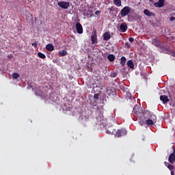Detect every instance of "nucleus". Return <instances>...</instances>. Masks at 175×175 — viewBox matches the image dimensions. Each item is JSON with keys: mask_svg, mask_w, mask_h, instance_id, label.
Wrapping results in <instances>:
<instances>
[{"mask_svg": "<svg viewBox=\"0 0 175 175\" xmlns=\"http://www.w3.org/2000/svg\"><path fill=\"white\" fill-rule=\"evenodd\" d=\"M133 113L137 115L139 118V125H144V120L147 119V116H146V113H144V111L143 108L137 105H135L133 109Z\"/></svg>", "mask_w": 175, "mask_h": 175, "instance_id": "obj_1", "label": "nucleus"}, {"mask_svg": "<svg viewBox=\"0 0 175 175\" xmlns=\"http://www.w3.org/2000/svg\"><path fill=\"white\" fill-rule=\"evenodd\" d=\"M131 7L125 6L121 10L120 13L118 16V18H120V20H121V18L126 17V16H128L131 13Z\"/></svg>", "mask_w": 175, "mask_h": 175, "instance_id": "obj_2", "label": "nucleus"}, {"mask_svg": "<svg viewBox=\"0 0 175 175\" xmlns=\"http://www.w3.org/2000/svg\"><path fill=\"white\" fill-rule=\"evenodd\" d=\"M150 119H145L144 120V125L146 124L147 125H154L155 122H157V116L152 114L150 117Z\"/></svg>", "mask_w": 175, "mask_h": 175, "instance_id": "obj_3", "label": "nucleus"}, {"mask_svg": "<svg viewBox=\"0 0 175 175\" xmlns=\"http://www.w3.org/2000/svg\"><path fill=\"white\" fill-rule=\"evenodd\" d=\"M57 5L62 9H69V6H70V3L69 1H59Z\"/></svg>", "mask_w": 175, "mask_h": 175, "instance_id": "obj_4", "label": "nucleus"}, {"mask_svg": "<svg viewBox=\"0 0 175 175\" xmlns=\"http://www.w3.org/2000/svg\"><path fill=\"white\" fill-rule=\"evenodd\" d=\"M126 133V130L125 129H118L116 132V136H117V137H121L122 136H125Z\"/></svg>", "mask_w": 175, "mask_h": 175, "instance_id": "obj_5", "label": "nucleus"}, {"mask_svg": "<svg viewBox=\"0 0 175 175\" xmlns=\"http://www.w3.org/2000/svg\"><path fill=\"white\" fill-rule=\"evenodd\" d=\"M97 39L96 31H94L93 35L91 36L92 44H96V43H98Z\"/></svg>", "mask_w": 175, "mask_h": 175, "instance_id": "obj_6", "label": "nucleus"}, {"mask_svg": "<svg viewBox=\"0 0 175 175\" xmlns=\"http://www.w3.org/2000/svg\"><path fill=\"white\" fill-rule=\"evenodd\" d=\"M154 5L156 8H163L165 6V0H159L158 2L154 3Z\"/></svg>", "mask_w": 175, "mask_h": 175, "instance_id": "obj_7", "label": "nucleus"}, {"mask_svg": "<svg viewBox=\"0 0 175 175\" xmlns=\"http://www.w3.org/2000/svg\"><path fill=\"white\" fill-rule=\"evenodd\" d=\"M76 29L77 33H79V35H81V33H83V26L81 25L80 23H77L76 24Z\"/></svg>", "mask_w": 175, "mask_h": 175, "instance_id": "obj_8", "label": "nucleus"}, {"mask_svg": "<svg viewBox=\"0 0 175 175\" xmlns=\"http://www.w3.org/2000/svg\"><path fill=\"white\" fill-rule=\"evenodd\" d=\"M120 29L121 32H126V29H128V25L125 23H122L120 26Z\"/></svg>", "mask_w": 175, "mask_h": 175, "instance_id": "obj_9", "label": "nucleus"}, {"mask_svg": "<svg viewBox=\"0 0 175 175\" xmlns=\"http://www.w3.org/2000/svg\"><path fill=\"white\" fill-rule=\"evenodd\" d=\"M160 100H161V102H163V103L164 105H166V103H167V102H169V98H167V96L165 95H161L160 96Z\"/></svg>", "mask_w": 175, "mask_h": 175, "instance_id": "obj_10", "label": "nucleus"}, {"mask_svg": "<svg viewBox=\"0 0 175 175\" xmlns=\"http://www.w3.org/2000/svg\"><path fill=\"white\" fill-rule=\"evenodd\" d=\"M110 38H111V36L110 35V32L106 31L103 34V40H105L107 42V40H110Z\"/></svg>", "mask_w": 175, "mask_h": 175, "instance_id": "obj_11", "label": "nucleus"}, {"mask_svg": "<svg viewBox=\"0 0 175 175\" xmlns=\"http://www.w3.org/2000/svg\"><path fill=\"white\" fill-rule=\"evenodd\" d=\"M152 44L156 47H161V41L157 38L152 40Z\"/></svg>", "mask_w": 175, "mask_h": 175, "instance_id": "obj_12", "label": "nucleus"}, {"mask_svg": "<svg viewBox=\"0 0 175 175\" xmlns=\"http://www.w3.org/2000/svg\"><path fill=\"white\" fill-rule=\"evenodd\" d=\"M144 14H145V16H148V17H151V16H155V14L150 12L148 9H146L144 10Z\"/></svg>", "mask_w": 175, "mask_h": 175, "instance_id": "obj_13", "label": "nucleus"}, {"mask_svg": "<svg viewBox=\"0 0 175 175\" xmlns=\"http://www.w3.org/2000/svg\"><path fill=\"white\" fill-rule=\"evenodd\" d=\"M168 161H169V162H170V163H174V162H175V154L174 153H171L170 154Z\"/></svg>", "mask_w": 175, "mask_h": 175, "instance_id": "obj_14", "label": "nucleus"}, {"mask_svg": "<svg viewBox=\"0 0 175 175\" xmlns=\"http://www.w3.org/2000/svg\"><path fill=\"white\" fill-rule=\"evenodd\" d=\"M46 49L47 51H54V45L53 44H48L46 46Z\"/></svg>", "mask_w": 175, "mask_h": 175, "instance_id": "obj_15", "label": "nucleus"}, {"mask_svg": "<svg viewBox=\"0 0 175 175\" xmlns=\"http://www.w3.org/2000/svg\"><path fill=\"white\" fill-rule=\"evenodd\" d=\"M126 65L130 68V69H133L135 68V64H133V61L128 60Z\"/></svg>", "mask_w": 175, "mask_h": 175, "instance_id": "obj_16", "label": "nucleus"}, {"mask_svg": "<svg viewBox=\"0 0 175 175\" xmlns=\"http://www.w3.org/2000/svg\"><path fill=\"white\" fill-rule=\"evenodd\" d=\"M125 64H126V57L122 56L120 59V65L121 66H125Z\"/></svg>", "mask_w": 175, "mask_h": 175, "instance_id": "obj_17", "label": "nucleus"}, {"mask_svg": "<svg viewBox=\"0 0 175 175\" xmlns=\"http://www.w3.org/2000/svg\"><path fill=\"white\" fill-rule=\"evenodd\" d=\"M97 122H101V124H103V115L102 113H100L98 115V117L96 118Z\"/></svg>", "mask_w": 175, "mask_h": 175, "instance_id": "obj_18", "label": "nucleus"}, {"mask_svg": "<svg viewBox=\"0 0 175 175\" xmlns=\"http://www.w3.org/2000/svg\"><path fill=\"white\" fill-rule=\"evenodd\" d=\"M92 12V11H91V10H84L83 11V16L88 17V16H90V14H91Z\"/></svg>", "mask_w": 175, "mask_h": 175, "instance_id": "obj_19", "label": "nucleus"}, {"mask_svg": "<svg viewBox=\"0 0 175 175\" xmlns=\"http://www.w3.org/2000/svg\"><path fill=\"white\" fill-rule=\"evenodd\" d=\"M107 59H109L110 61V62H113V61H114V59H116V56L113 54H109L107 56Z\"/></svg>", "mask_w": 175, "mask_h": 175, "instance_id": "obj_20", "label": "nucleus"}, {"mask_svg": "<svg viewBox=\"0 0 175 175\" xmlns=\"http://www.w3.org/2000/svg\"><path fill=\"white\" fill-rule=\"evenodd\" d=\"M107 93L109 96L116 94V92L111 89L107 90Z\"/></svg>", "mask_w": 175, "mask_h": 175, "instance_id": "obj_21", "label": "nucleus"}, {"mask_svg": "<svg viewBox=\"0 0 175 175\" xmlns=\"http://www.w3.org/2000/svg\"><path fill=\"white\" fill-rule=\"evenodd\" d=\"M59 55L60 57H65V55H68V52L66 51V50H63L62 51H60L59 53Z\"/></svg>", "mask_w": 175, "mask_h": 175, "instance_id": "obj_22", "label": "nucleus"}, {"mask_svg": "<svg viewBox=\"0 0 175 175\" xmlns=\"http://www.w3.org/2000/svg\"><path fill=\"white\" fill-rule=\"evenodd\" d=\"M114 5L116 6L120 7L121 6V0H113Z\"/></svg>", "mask_w": 175, "mask_h": 175, "instance_id": "obj_23", "label": "nucleus"}, {"mask_svg": "<svg viewBox=\"0 0 175 175\" xmlns=\"http://www.w3.org/2000/svg\"><path fill=\"white\" fill-rule=\"evenodd\" d=\"M126 99L129 100V99L132 100V94L131 92H126Z\"/></svg>", "mask_w": 175, "mask_h": 175, "instance_id": "obj_24", "label": "nucleus"}, {"mask_svg": "<svg viewBox=\"0 0 175 175\" xmlns=\"http://www.w3.org/2000/svg\"><path fill=\"white\" fill-rule=\"evenodd\" d=\"M38 55L40 58H42V59H44V58H46V55H44V53H42L41 52H39Z\"/></svg>", "mask_w": 175, "mask_h": 175, "instance_id": "obj_25", "label": "nucleus"}, {"mask_svg": "<svg viewBox=\"0 0 175 175\" xmlns=\"http://www.w3.org/2000/svg\"><path fill=\"white\" fill-rule=\"evenodd\" d=\"M18 77H20V74L17 72H14L12 74V79H18Z\"/></svg>", "mask_w": 175, "mask_h": 175, "instance_id": "obj_26", "label": "nucleus"}, {"mask_svg": "<svg viewBox=\"0 0 175 175\" xmlns=\"http://www.w3.org/2000/svg\"><path fill=\"white\" fill-rule=\"evenodd\" d=\"M110 76H111V77H117V72H111Z\"/></svg>", "mask_w": 175, "mask_h": 175, "instance_id": "obj_27", "label": "nucleus"}, {"mask_svg": "<svg viewBox=\"0 0 175 175\" xmlns=\"http://www.w3.org/2000/svg\"><path fill=\"white\" fill-rule=\"evenodd\" d=\"M31 46H33L34 49H36V47H38V42L35 41L33 43H31Z\"/></svg>", "mask_w": 175, "mask_h": 175, "instance_id": "obj_28", "label": "nucleus"}, {"mask_svg": "<svg viewBox=\"0 0 175 175\" xmlns=\"http://www.w3.org/2000/svg\"><path fill=\"white\" fill-rule=\"evenodd\" d=\"M94 99H96V100H98V99H99V94H95L94 95Z\"/></svg>", "mask_w": 175, "mask_h": 175, "instance_id": "obj_29", "label": "nucleus"}, {"mask_svg": "<svg viewBox=\"0 0 175 175\" xmlns=\"http://www.w3.org/2000/svg\"><path fill=\"white\" fill-rule=\"evenodd\" d=\"M167 167H168V169H170V170H173V169H174V167H173V165H172V164H169L167 165Z\"/></svg>", "mask_w": 175, "mask_h": 175, "instance_id": "obj_30", "label": "nucleus"}, {"mask_svg": "<svg viewBox=\"0 0 175 175\" xmlns=\"http://www.w3.org/2000/svg\"><path fill=\"white\" fill-rule=\"evenodd\" d=\"M108 10H109V12H114L116 8L113 6H111L110 8H108Z\"/></svg>", "mask_w": 175, "mask_h": 175, "instance_id": "obj_31", "label": "nucleus"}, {"mask_svg": "<svg viewBox=\"0 0 175 175\" xmlns=\"http://www.w3.org/2000/svg\"><path fill=\"white\" fill-rule=\"evenodd\" d=\"M129 40L131 43H133V42H135V38H129Z\"/></svg>", "mask_w": 175, "mask_h": 175, "instance_id": "obj_32", "label": "nucleus"}, {"mask_svg": "<svg viewBox=\"0 0 175 175\" xmlns=\"http://www.w3.org/2000/svg\"><path fill=\"white\" fill-rule=\"evenodd\" d=\"M95 14H96V16H99L100 14V10L96 11Z\"/></svg>", "mask_w": 175, "mask_h": 175, "instance_id": "obj_33", "label": "nucleus"}, {"mask_svg": "<svg viewBox=\"0 0 175 175\" xmlns=\"http://www.w3.org/2000/svg\"><path fill=\"white\" fill-rule=\"evenodd\" d=\"M170 55H172V57H175V51H171Z\"/></svg>", "mask_w": 175, "mask_h": 175, "instance_id": "obj_34", "label": "nucleus"}, {"mask_svg": "<svg viewBox=\"0 0 175 175\" xmlns=\"http://www.w3.org/2000/svg\"><path fill=\"white\" fill-rule=\"evenodd\" d=\"M113 133H114V131H110L109 130H107V133H109V135H111Z\"/></svg>", "mask_w": 175, "mask_h": 175, "instance_id": "obj_35", "label": "nucleus"}, {"mask_svg": "<svg viewBox=\"0 0 175 175\" xmlns=\"http://www.w3.org/2000/svg\"><path fill=\"white\" fill-rule=\"evenodd\" d=\"M126 47H128V49H131V44H129V42L126 43Z\"/></svg>", "mask_w": 175, "mask_h": 175, "instance_id": "obj_36", "label": "nucleus"}, {"mask_svg": "<svg viewBox=\"0 0 175 175\" xmlns=\"http://www.w3.org/2000/svg\"><path fill=\"white\" fill-rule=\"evenodd\" d=\"M96 87L100 88L101 87L100 83L96 84Z\"/></svg>", "mask_w": 175, "mask_h": 175, "instance_id": "obj_37", "label": "nucleus"}, {"mask_svg": "<svg viewBox=\"0 0 175 175\" xmlns=\"http://www.w3.org/2000/svg\"><path fill=\"white\" fill-rule=\"evenodd\" d=\"M93 16H94V14H91L90 17L91 18V17H92Z\"/></svg>", "mask_w": 175, "mask_h": 175, "instance_id": "obj_38", "label": "nucleus"}, {"mask_svg": "<svg viewBox=\"0 0 175 175\" xmlns=\"http://www.w3.org/2000/svg\"><path fill=\"white\" fill-rule=\"evenodd\" d=\"M171 174H172V175H174V172H171Z\"/></svg>", "mask_w": 175, "mask_h": 175, "instance_id": "obj_39", "label": "nucleus"}, {"mask_svg": "<svg viewBox=\"0 0 175 175\" xmlns=\"http://www.w3.org/2000/svg\"><path fill=\"white\" fill-rule=\"evenodd\" d=\"M170 98H172V96H170Z\"/></svg>", "mask_w": 175, "mask_h": 175, "instance_id": "obj_40", "label": "nucleus"}, {"mask_svg": "<svg viewBox=\"0 0 175 175\" xmlns=\"http://www.w3.org/2000/svg\"><path fill=\"white\" fill-rule=\"evenodd\" d=\"M8 58H10V56H8Z\"/></svg>", "mask_w": 175, "mask_h": 175, "instance_id": "obj_41", "label": "nucleus"}, {"mask_svg": "<svg viewBox=\"0 0 175 175\" xmlns=\"http://www.w3.org/2000/svg\"><path fill=\"white\" fill-rule=\"evenodd\" d=\"M8 58H10V56H8Z\"/></svg>", "mask_w": 175, "mask_h": 175, "instance_id": "obj_42", "label": "nucleus"}]
</instances>
